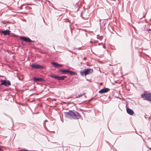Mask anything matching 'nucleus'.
<instances>
[{
    "label": "nucleus",
    "instance_id": "10",
    "mask_svg": "<svg viewBox=\"0 0 151 151\" xmlns=\"http://www.w3.org/2000/svg\"><path fill=\"white\" fill-rule=\"evenodd\" d=\"M67 77L65 76H58V80H64L65 78H66Z\"/></svg>",
    "mask_w": 151,
    "mask_h": 151
},
{
    "label": "nucleus",
    "instance_id": "14",
    "mask_svg": "<svg viewBox=\"0 0 151 151\" xmlns=\"http://www.w3.org/2000/svg\"><path fill=\"white\" fill-rule=\"evenodd\" d=\"M86 93H81V94H80L79 95H78L76 97V98H79L80 97H81V96H83V95H85Z\"/></svg>",
    "mask_w": 151,
    "mask_h": 151
},
{
    "label": "nucleus",
    "instance_id": "17",
    "mask_svg": "<svg viewBox=\"0 0 151 151\" xmlns=\"http://www.w3.org/2000/svg\"><path fill=\"white\" fill-rule=\"evenodd\" d=\"M83 59H84V60H86V58H83Z\"/></svg>",
    "mask_w": 151,
    "mask_h": 151
},
{
    "label": "nucleus",
    "instance_id": "21",
    "mask_svg": "<svg viewBox=\"0 0 151 151\" xmlns=\"http://www.w3.org/2000/svg\"><path fill=\"white\" fill-rule=\"evenodd\" d=\"M149 30H151V29H149Z\"/></svg>",
    "mask_w": 151,
    "mask_h": 151
},
{
    "label": "nucleus",
    "instance_id": "12",
    "mask_svg": "<svg viewBox=\"0 0 151 151\" xmlns=\"http://www.w3.org/2000/svg\"><path fill=\"white\" fill-rule=\"evenodd\" d=\"M1 85L7 86V81L6 80L2 81V82L1 83Z\"/></svg>",
    "mask_w": 151,
    "mask_h": 151
},
{
    "label": "nucleus",
    "instance_id": "9",
    "mask_svg": "<svg viewBox=\"0 0 151 151\" xmlns=\"http://www.w3.org/2000/svg\"><path fill=\"white\" fill-rule=\"evenodd\" d=\"M52 64L53 65L54 67H61L63 66V65L61 64H58L56 63L53 62L52 63Z\"/></svg>",
    "mask_w": 151,
    "mask_h": 151
},
{
    "label": "nucleus",
    "instance_id": "2",
    "mask_svg": "<svg viewBox=\"0 0 151 151\" xmlns=\"http://www.w3.org/2000/svg\"><path fill=\"white\" fill-rule=\"evenodd\" d=\"M60 71L63 74L68 73L71 75H75L77 74L76 73L70 71L68 70H60Z\"/></svg>",
    "mask_w": 151,
    "mask_h": 151
},
{
    "label": "nucleus",
    "instance_id": "15",
    "mask_svg": "<svg viewBox=\"0 0 151 151\" xmlns=\"http://www.w3.org/2000/svg\"><path fill=\"white\" fill-rule=\"evenodd\" d=\"M11 85V84L10 82L8 80L7 81V85H8L9 86H10V85Z\"/></svg>",
    "mask_w": 151,
    "mask_h": 151
},
{
    "label": "nucleus",
    "instance_id": "13",
    "mask_svg": "<svg viewBox=\"0 0 151 151\" xmlns=\"http://www.w3.org/2000/svg\"><path fill=\"white\" fill-rule=\"evenodd\" d=\"M50 76L51 78H53L55 79H57L58 80V76H57L51 75Z\"/></svg>",
    "mask_w": 151,
    "mask_h": 151
},
{
    "label": "nucleus",
    "instance_id": "5",
    "mask_svg": "<svg viewBox=\"0 0 151 151\" xmlns=\"http://www.w3.org/2000/svg\"><path fill=\"white\" fill-rule=\"evenodd\" d=\"M20 39L25 42H33V41L31 40L29 38L25 37H20Z\"/></svg>",
    "mask_w": 151,
    "mask_h": 151
},
{
    "label": "nucleus",
    "instance_id": "3",
    "mask_svg": "<svg viewBox=\"0 0 151 151\" xmlns=\"http://www.w3.org/2000/svg\"><path fill=\"white\" fill-rule=\"evenodd\" d=\"M93 71V70L92 69L89 68L85 70L83 72H81V74L82 76L84 75H85V76H86L91 73H92Z\"/></svg>",
    "mask_w": 151,
    "mask_h": 151
},
{
    "label": "nucleus",
    "instance_id": "19",
    "mask_svg": "<svg viewBox=\"0 0 151 151\" xmlns=\"http://www.w3.org/2000/svg\"><path fill=\"white\" fill-rule=\"evenodd\" d=\"M53 100L54 101H56V99H53Z\"/></svg>",
    "mask_w": 151,
    "mask_h": 151
},
{
    "label": "nucleus",
    "instance_id": "7",
    "mask_svg": "<svg viewBox=\"0 0 151 151\" xmlns=\"http://www.w3.org/2000/svg\"><path fill=\"white\" fill-rule=\"evenodd\" d=\"M127 111L128 114L131 115H133L134 113V111L128 107L127 108Z\"/></svg>",
    "mask_w": 151,
    "mask_h": 151
},
{
    "label": "nucleus",
    "instance_id": "20",
    "mask_svg": "<svg viewBox=\"0 0 151 151\" xmlns=\"http://www.w3.org/2000/svg\"><path fill=\"white\" fill-rule=\"evenodd\" d=\"M1 149L0 148V151H1Z\"/></svg>",
    "mask_w": 151,
    "mask_h": 151
},
{
    "label": "nucleus",
    "instance_id": "4",
    "mask_svg": "<svg viewBox=\"0 0 151 151\" xmlns=\"http://www.w3.org/2000/svg\"><path fill=\"white\" fill-rule=\"evenodd\" d=\"M32 68L34 69H42L44 68V67L42 65L32 64L31 65Z\"/></svg>",
    "mask_w": 151,
    "mask_h": 151
},
{
    "label": "nucleus",
    "instance_id": "1",
    "mask_svg": "<svg viewBox=\"0 0 151 151\" xmlns=\"http://www.w3.org/2000/svg\"><path fill=\"white\" fill-rule=\"evenodd\" d=\"M64 114L67 117H70L74 119H78L81 117L80 114L74 110H70L68 112H65Z\"/></svg>",
    "mask_w": 151,
    "mask_h": 151
},
{
    "label": "nucleus",
    "instance_id": "8",
    "mask_svg": "<svg viewBox=\"0 0 151 151\" xmlns=\"http://www.w3.org/2000/svg\"><path fill=\"white\" fill-rule=\"evenodd\" d=\"M10 32V31L9 30H5L1 31V32L4 34L5 35H9Z\"/></svg>",
    "mask_w": 151,
    "mask_h": 151
},
{
    "label": "nucleus",
    "instance_id": "11",
    "mask_svg": "<svg viewBox=\"0 0 151 151\" xmlns=\"http://www.w3.org/2000/svg\"><path fill=\"white\" fill-rule=\"evenodd\" d=\"M33 80L34 81H41L42 80V79L41 78H33Z\"/></svg>",
    "mask_w": 151,
    "mask_h": 151
},
{
    "label": "nucleus",
    "instance_id": "18",
    "mask_svg": "<svg viewBox=\"0 0 151 151\" xmlns=\"http://www.w3.org/2000/svg\"><path fill=\"white\" fill-rule=\"evenodd\" d=\"M24 151H30L28 150H24Z\"/></svg>",
    "mask_w": 151,
    "mask_h": 151
},
{
    "label": "nucleus",
    "instance_id": "16",
    "mask_svg": "<svg viewBox=\"0 0 151 151\" xmlns=\"http://www.w3.org/2000/svg\"><path fill=\"white\" fill-rule=\"evenodd\" d=\"M22 44L24 45H26V43H24V42H22Z\"/></svg>",
    "mask_w": 151,
    "mask_h": 151
},
{
    "label": "nucleus",
    "instance_id": "6",
    "mask_svg": "<svg viewBox=\"0 0 151 151\" xmlns=\"http://www.w3.org/2000/svg\"><path fill=\"white\" fill-rule=\"evenodd\" d=\"M109 90V88H105L100 90L99 92V93L100 94H103L108 92Z\"/></svg>",
    "mask_w": 151,
    "mask_h": 151
}]
</instances>
